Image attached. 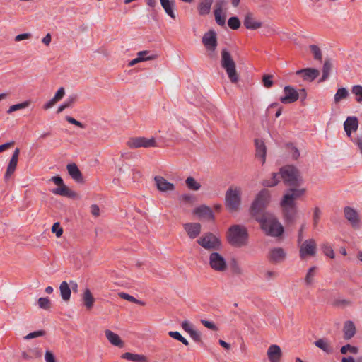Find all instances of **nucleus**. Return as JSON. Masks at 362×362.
Wrapping results in <instances>:
<instances>
[{"mask_svg": "<svg viewBox=\"0 0 362 362\" xmlns=\"http://www.w3.org/2000/svg\"><path fill=\"white\" fill-rule=\"evenodd\" d=\"M317 268L315 267H312L309 269L305 277V282L306 284L310 285L313 282L314 276H315Z\"/></svg>", "mask_w": 362, "mask_h": 362, "instance_id": "43", "label": "nucleus"}, {"mask_svg": "<svg viewBox=\"0 0 362 362\" xmlns=\"http://www.w3.org/2000/svg\"><path fill=\"white\" fill-rule=\"evenodd\" d=\"M201 322L204 327H207L209 329H211L214 331L218 330L216 325L211 321H208L206 320H201Z\"/></svg>", "mask_w": 362, "mask_h": 362, "instance_id": "56", "label": "nucleus"}, {"mask_svg": "<svg viewBox=\"0 0 362 362\" xmlns=\"http://www.w3.org/2000/svg\"><path fill=\"white\" fill-rule=\"evenodd\" d=\"M209 265L212 269L218 272H223L227 269L225 258L218 252H212L209 255Z\"/></svg>", "mask_w": 362, "mask_h": 362, "instance_id": "9", "label": "nucleus"}, {"mask_svg": "<svg viewBox=\"0 0 362 362\" xmlns=\"http://www.w3.org/2000/svg\"><path fill=\"white\" fill-rule=\"evenodd\" d=\"M281 175L279 173H273L271 177L265 179L262 182V185L264 187H272L276 186L280 181Z\"/></svg>", "mask_w": 362, "mask_h": 362, "instance_id": "33", "label": "nucleus"}, {"mask_svg": "<svg viewBox=\"0 0 362 362\" xmlns=\"http://www.w3.org/2000/svg\"><path fill=\"white\" fill-rule=\"evenodd\" d=\"M319 74V71L315 69H305L296 72V74L301 75L304 80L310 81L317 78Z\"/></svg>", "mask_w": 362, "mask_h": 362, "instance_id": "24", "label": "nucleus"}, {"mask_svg": "<svg viewBox=\"0 0 362 362\" xmlns=\"http://www.w3.org/2000/svg\"><path fill=\"white\" fill-rule=\"evenodd\" d=\"M315 344L317 347L320 348L327 354H331L333 351L332 347L330 346L329 341L326 339H318L315 342Z\"/></svg>", "mask_w": 362, "mask_h": 362, "instance_id": "36", "label": "nucleus"}, {"mask_svg": "<svg viewBox=\"0 0 362 362\" xmlns=\"http://www.w3.org/2000/svg\"><path fill=\"white\" fill-rule=\"evenodd\" d=\"M322 250L323 253L330 258L334 257V252L332 247L328 243H324L322 245Z\"/></svg>", "mask_w": 362, "mask_h": 362, "instance_id": "46", "label": "nucleus"}, {"mask_svg": "<svg viewBox=\"0 0 362 362\" xmlns=\"http://www.w3.org/2000/svg\"><path fill=\"white\" fill-rule=\"evenodd\" d=\"M273 76L269 74L264 75L262 77V82L264 83V86L269 88L272 86L273 85V81H272Z\"/></svg>", "mask_w": 362, "mask_h": 362, "instance_id": "52", "label": "nucleus"}, {"mask_svg": "<svg viewBox=\"0 0 362 362\" xmlns=\"http://www.w3.org/2000/svg\"><path fill=\"white\" fill-rule=\"evenodd\" d=\"M185 183L187 187L191 190L197 191L201 187V185L192 177H187L185 180Z\"/></svg>", "mask_w": 362, "mask_h": 362, "instance_id": "38", "label": "nucleus"}, {"mask_svg": "<svg viewBox=\"0 0 362 362\" xmlns=\"http://www.w3.org/2000/svg\"><path fill=\"white\" fill-rule=\"evenodd\" d=\"M45 360L46 362H57L54 354L50 351L45 352Z\"/></svg>", "mask_w": 362, "mask_h": 362, "instance_id": "63", "label": "nucleus"}, {"mask_svg": "<svg viewBox=\"0 0 362 362\" xmlns=\"http://www.w3.org/2000/svg\"><path fill=\"white\" fill-rule=\"evenodd\" d=\"M344 338L346 340L351 339L356 333V327L352 321H346L343 327Z\"/></svg>", "mask_w": 362, "mask_h": 362, "instance_id": "26", "label": "nucleus"}, {"mask_svg": "<svg viewBox=\"0 0 362 362\" xmlns=\"http://www.w3.org/2000/svg\"><path fill=\"white\" fill-rule=\"evenodd\" d=\"M267 356L270 362H280L282 356L281 348L276 344L271 345L267 350Z\"/></svg>", "mask_w": 362, "mask_h": 362, "instance_id": "17", "label": "nucleus"}, {"mask_svg": "<svg viewBox=\"0 0 362 362\" xmlns=\"http://www.w3.org/2000/svg\"><path fill=\"white\" fill-rule=\"evenodd\" d=\"M310 50L313 54L314 59L316 60H322V52L319 47L315 45H310Z\"/></svg>", "mask_w": 362, "mask_h": 362, "instance_id": "44", "label": "nucleus"}, {"mask_svg": "<svg viewBox=\"0 0 362 362\" xmlns=\"http://www.w3.org/2000/svg\"><path fill=\"white\" fill-rule=\"evenodd\" d=\"M154 180L158 189L161 192L173 191L175 189V185L173 183L168 182L161 176H156Z\"/></svg>", "mask_w": 362, "mask_h": 362, "instance_id": "18", "label": "nucleus"}, {"mask_svg": "<svg viewBox=\"0 0 362 362\" xmlns=\"http://www.w3.org/2000/svg\"><path fill=\"white\" fill-rule=\"evenodd\" d=\"M31 37L30 33L19 34L15 37V41L19 42L23 40L30 39Z\"/></svg>", "mask_w": 362, "mask_h": 362, "instance_id": "64", "label": "nucleus"}, {"mask_svg": "<svg viewBox=\"0 0 362 362\" xmlns=\"http://www.w3.org/2000/svg\"><path fill=\"white\" fill-rule=\"evenodd\" d=\"M52 192L55 194H59L61 196L68 197H74L75 196V192L71 190L67 186L64 184L59 186V187L54 189Z\"/></svg>", "mask_w": 362, "mask_h": 362, "instance_id": "32", "label": "nucleus"}, {"mask_svg": "<svg viewBox=\"0 0 362 362\" xmlns=\"http://www.w3.org/2000/svg\"><path fill=\"white\" fill-rule=\"evenodd\" d=\"M305 188H289L280 202L284 218L289 223H293L298 218V209L296 200L304 196Z\"/></svg>", "mask_w": 362, "mask_h": 362, "instance_id": "1", "label": "nucleus"}, {"mask_svg": "<svg viewBox=\"0 0 362 362\" xmlns=\"http://www.w3.org/2000/svg\"><path fill=\"white\" fill-rule=\"evenodd\" d=\"M119 296L122 298V299H124V300H127L128 301H130L132 303H136V304H139V305H145V303L141 301V300H137L136 298H135L134 296L127 293H124V292H121L119 293Z\"/></svg>", "mask_w": 362, "mask_h": 362, "instance_id": "41", "label": "nucleus"}, {"mask_svg": "<svg viewBox=\"0 0 362 362\" xmlns=\"http://www.w3.org/2000/svg\"><path fill=\"white\" fill-rule=\"evenodd\" d=\"M39 307L42 309L48 310L50 308V300L48 298H40L38 299Z\"/></svg>", "mask_w": 362, "mask_h": 362, "instance_id": "49", "label": "nucleus"}, {"mask_svg": "<svg viewBox=\"0 0 362 362\" xmlns=\"http://www.w3.org/2000/svg\"><path fill=\"white\" fill-rule=\"evenodd\" d=\"M45 334V331H43V330H38V331H35V332L29 333L28 334H27L24 337V339L28 340V339H33V338H37V337H42Z\"/></svg>", "mask_w": 362, "mask_h": 362, "instance_id": "51", "label": "nucleus"}, {"mask_svg": "<svg viewBox=\"0 0 362 362\" xmlns=\"http://www.w3.org/2000/svg\"><path fill=\"white\" fill-rule=\"evenodd\" d=\"M66 119L70 124H74V125H76L77 127H79L81 128H84V125L81 122H80L79 121L75 119L74 118H73L71 117L67 116L66 117Z\"/></svg>", "mask_w": 362, "mask_h": 362, "instance_id": "62", "label": "nucleus"}, {"mask_svg": "<svg viewBox=\"0 0 362 362\" xmlns=\"http://www.w3.org/2000/svg\"><path fill=\"white\" fill-rule=\"evenodd\" d=\"M321 216V211L318 207H315L313 211V226H317Z\"/></svg>", "mask_w": 362, "mask_h": 362, "instance_id": "53", "label": "nucleus"}, {"mask_svg": "<svg viewBox=\"0 0 362 362\" xmlns=\"http://www.w3.org/2000/svg\"><path fill=\"white\" fill-rule=\"evenodd\" d=\"M168 335L170 337H171L172 338L180 341V342H182L183 344H185L186 346H187L189 344L188 341L185 338H184L180 334V333L178 332L170 331V332H168Z\"/></svg>", "mask_w": 362, "mask_h": 362, "instance_id": "45", "label": "nucleus"}, {"mask_svg": "<svg viewBox=\"0 0 362 362\" xmlns=\"http://www.w3.org/2000/svg\"><path fill=\"white\" fill-rule=\"evenodd\" d=\"M332 69V64L329 60H325L323 68H322V76L320 79V81H325L327 79L329 75V72Z\"/></svg>", "mask_w": 362, "mask_h": 362, "instance_id": "39", "label": "nucleus"}, {"mask_svg": "<svg viewBox=\"0 0 362 362\" xmlns=\"http://www.w3.org/2000/svg\"><path fill=\"white\" fill-rule=\"evenodd\" d=\"M193 214L197 215L199 218H214L213 211L211 208L204 205L196 208Z\"/></svg>", "mask_w": 362, "mask_h": 362, "instance_id": "21", "label": "nucleus"}, {"mask_svg": "<svg viewBox=\"0 0 362 362\" xmlns=\"http://www.w3.org/2000/svg\"><path fill=\"white\" fill-rule=\"evenodd\" d=\"M19 153H20L19 148H16L13 153V155L9 161V163H8L7 169H6V172L4 175V178L6 180H8L15 172V170H16L17 164H18Z\"/></svg>", "mask_w": 362, "mask_h": 362, "instance_id": "16", "label": "nucleus"}, {"mask_svg": "<svg viewBox=\"0 0 362 362\" xmlns=\"http://www.w3.org/2000/svg\"><path fill=\"white\" fill-rule=\"evenodd\" d=\"M286 258V252L282 247L272 248L268 254V259L273 264H279Z\"/></svg>", "mask_w": 362, "mask_h": 362, "instance_id": "12", "label": "nucleus"}, {"mask_svg": "<svg viewBox=\"0 0 362 362\" xmlns=\"http://www.w3.org/2000/svg\"><path fill=\"white\" fill-rule=\"evenodd\" d=\"M160 4L165 11V13L170 16L173 19L175 18L174 13V7L175 6V0H160Z\"/></svg>", "mask_w": 362, "mask_h": 362, "instance_id": "28", "label": "nucleus"}, {"mask_svg": "<svg viewBox=\"0 0 362 362\" xmlns=\"http://www.w3.org/2000/svg\"><path fill=\"white\" fill-rule=\"evenodd\" d=\"M222 5L221 3L216 4L214 10V16L216 23L221 26H224L226 24V16L222 15Z\"/></svg>", "mask_w": 362, "mask_h": 362, "instance_id": "30", "label": "nucleus"}, {"mask_svg": "<svg viewBox=\"0 0 362 362\" xmlns=\"http://www.w3.org/2000/svg\"><path fill=\"white\" fill-rule=\"evenodd\" d=\"M183 227L188 236L192 239L197 238L201 232V225L198 223H185Z\"/></svg>", "mask_w": 362, "mask_h": 362, "instance_id": "19", "label": "nucleus"}, {"mask_svg": "<svg viewBox=\"0 0 362 362\" xmlns=\"http://www.w3.org/2000/svg\"><path fill=\"white\" fill-rule=\"evenodd\" d=\"M358 349L357 347L351 346L350 344L343 346L340 349V351L342 354H347L348 351L354 354H356L358 353Z\"/></svg>", "mask_w": 362, "mask_h": 362, "instance_id": "48", "label": "nucleus"}, {"mask_svg": "<svg viewBox=\"0 0 362 362\" xmlns=\"http://www.w3.org/2000/svg\"><path fill=\"white\" fill-rule=\"evenodd\" d=\"M127 145L130 148L156 147L157 142L154 137L146 138L144 136L131 137L128 139Z\"/></svg>", "mask_w": 362, "mask_h": 362, "instance_id": "8", "label": "nucleus"}, {"mask_svg": "<svg viewBox=\"0 0 362 362\" xmlns=\"http://www.w3.org/2000/svg\"><path fill=\"white\" fill-rule=\"evenodd\" d=\"M255 144L256 147V156L259 157L262 160V164L263 165L266 160V153L267 148L264 142L259 139L255 140Z\"/></svg>", "mask_w": 362, "mask_h": 362, "instance_id": "23", "label": "nucleus"}, {"mask_svg": "<svg viewBox=\"0 0 362 362\" xmlns=\"http://www.w3.org/2000/svg\"><path fill=\"white\" fill-rule=\"evenodd\" d=\"M202 42L208 50L214 51L217 46L216 33L210 30L205 33L202 38Z\"/></svg>", "mask_w": 362, "mask_h": 362, "instance_id": "15", "label": "nucleus"}, {"mask_svg": "<svg viewBox=\"0 0 362 362\" xmlns=\"http://www.w3.org/2000/svg\"><path fill=\"white\" fill-rule=\"evenodd\" d=\"M68 173L71 178L78 183L83 182L82 173L75 163L68 164L66 166Z\"/></svg>", "mask_w": 362, "mask_h": 362, "instance_id": "20", "label": "nucleus"}, {"mask_svg": "<svg viewBox=\"0 0 362 362\" xmlns=\"http://www.w3.org/2000/svg\"><path fill=\"white\" fill-rule=\"evenodd\" d=\"M248 233L247 228L242 225H233L228 231V240L234 246L240 247L247 244Z\"/></svg>", "mask_w": 362, "mask_h": 362, "instance_id": "5", "label": "nucleus"}, {"mask_svg": "<svg viewBox=\"0 0 362 362\" xmlns=\"http://www.w3.org/2000/svg\"><path fill=\"white\" fill-rule=\"evenodd\" d=\"M349 96V92L345 88H340L334 95L335 103H339L341 100L346 99Z\"/></svg>", "mask_w": 362, "mask_h": 362, "instance_id": "37", "label": "nucleus"}, {"mask_svg": "<svg viewBox=\"0 0 362 362\" xmlns=\"http://www.w3.org/2000/svg\"><path fill=\"white\" fill-rule=\"evenodd\" d=\"M232 272L235 275H242L243 274V269L236 262L232 264Z\"/></svg>", "mask_w": 362, "mask_h": 362, "instance_id": "57", "label": "nucleus"}, {"mask_svg": "<svg viewBox=\"0 0 362 362\" xmlns=\"http://www.w3.org/2000/svg\"><path fill=\"white\" fill-rule=\"evenodd\" d=\"M83 300L85 306L88 309L92 308L93 306L95 299L89 289H86L83 295Z\"/></svg>", "mask_w": 362, "mask_h": 362, "instance_id": "35", "label": "nucleus"}, {"mask_svg": "<svg viewBox=\"0 0 362 362\" xmlns=\"http://www.w3.org/2000/svg\"><path fill=\"white\" fill-rule=\"evenodd\" d=\"M345 218L350 222L354 228H359L360 219L357 211L350 206L344 209Z\"/></svg>", "mask_w": 362, "mask_h": 362, "instance_id": "14", "label": "nucleus"}, {"mask_svg": "<svg viewBox=\"0 0 362 362\" xmlns=\"http://www.w3.org/2000/svg\"><path fill=\"white\" fill-rule=\"evenodd\" d=\"M358 127L356 117H348L344 123V128L348 136H351V131H356Z\"/></svg>", "mask_w": 362, "mask_h": 362, "instance_id": "22", "label": "nucleus"}, {"mask_svg": "<svg viewBox=\"0 0 362 362\" xmlns=\"http://www.w3.org/2000/svg\"><path fill=\"white\" fill-rule=\"evenodd\" d=\"M351 93L355 95L356 100L359 103H362V86H354L351 88Z\"/></svg>", "mask_w": 362, "mask_h": 362, "instance_id": "40", "label": "nucleus"}, {"mask_svg": "<svg viewBox=\"0 0 362 362\" xmlns=\"http://www.w3.org/2000/svg\"><path fill=\"white\" fill-rule=\"evenodd\" d=\"M64 95H65V90L63 87H62L57 91V93H55L53 98L54 99V100L58 102L63 98Z\"/></svg>", "mask_w": 362, "mask_h": 362, "instance_id": "58", "label": "nucleus"}, {"mask_svg": "<svg viewBox=\"0 0 362 362\" xmlns=\"http://www.w3.org/2000/svg\"><path fill=\"white\" fill-rule=\"evenodd\" d=\"M279 174L284 183L291 188H301L303 179L300 171L293 165H286L280 169Z\"/></svg>", "mask_w": 362, "mask_h": 362, "instance_id": "3", "label": "nucleus"}, {"mask_svg": "<svg viewBox=\"0 0 362 362\" xmlns=\"http://www.w3.org/2000/svg\"><path fill=\"white\" fill-rule=\"evenodd\" d=\"M105 334L106 338L112 345L119 347H122L124 346V344L118 334L109 329L105 330Z\"/></svg>", "mask_w": 362, "mask_h": 362, "instance_id": "29", "label": "nucleus"}, {"mask_svg": "<svg viewBox=\"0 0 362 362\" xmlns=\"http://www.w3.org/2000/svg\"><path fill=\"white\" fill-rule=\"evenodd\" d=\"M60 294L64 301H68L71 297V289L66 281H62L59 286Z\"/></svg>", "mask_w": 362, "mask_h": 362, "instance_id": "34", "label": "nucleus"}, {"mask_svg": "<svg viewBox=\"0 0 362 362\" xmlns=\"http://www.w3.org/2000/svg\"><path fill=\"white\" fill-rule=\"evenodd\" d=\"M255 219L259 223L261 230L268 236L277 238L284 233V229L282 224L271 212L259 216Z\"/></svg>", "mask_w": 362, "mask_h": 362, "instance_id": "2", "label": "nucleus"}, {"mask_svg": "<svg viewBox=\"0 0 362 362\" xmlns=\"http://www.w3.org/2000/svg\"><path fill=\"white\" fill-rule=\"evenodd\" d=\"M264 276L269 281L276 278L278 276V273L274 271L268 270L264 272Z\"/></svg>", "mask_w": 362, "mask_h": 362, "instance_id": "59", "label": "nucleus"}, {"mask_svg": "<svg viewBox=\"0 0 362 362\" xmlns=\"http://www.w3.org/2000/svg\"><path fill=\"white\" fill-rule=\"evenodd\" d=\"M197 243L206 250H218L221 246L218 238L210 233L199 238Z\"/></svg>", "mask_w": 362, "mask_h": 362, "instance_id": "10", "label": "nucleus"}, {"mask_svg": "<svg viewBox=\"0 0 362 362\" xmlns=\"http://www.w3.org/2000/svg\"><path fill=\"white\" fill-rule=\"evenodd\" d=\"M221 65L226 71L231 83H235L239 81L235 62L230 53L226 49H223L221 51Z\"/></svg>", "mask_w": 362, "mask_h": 362, "instance_id": "7", "label": "nucleus"}, {"mask_svg": "<svg viewBox=\"0 0 362 362\" xmlns=\"http://www.w3.org/2000/svg\"><path fill=\"white\" fill-rule=\"evenodd\" d=\"M242 200V189L238 186H230L225 194V205L230 212L240 210Z\"/></svg>", "mask_w": 362, "mask_h": 362, "instance_id": "6", "label": "nucleus"}, {"mask_svg": "<svg viewBox=\"0 0 362 362\" xmlns=\"http://www.w3.org/2000/svg\"><path fill=\"white\" fill-rule=\"evenodd\" d=\"M52 232L56 233L57 237H60L63 233V229L59 222L54 223L52 227Z\"/></svg>", "mask_w": 362, "mask_h": 362, "instance_id": "54", "label": "nucleus"}, {"mask_svg": "<svg viewBox=\"0 0 362 362\" xmlns=\"http://www.w3.org/2000/svg\"><path fill=\"white\" fill-rule=\"evenodd\" d=\"M284 93V95L280 98V101L284 104L293 103L299 98V93L291 86H285Z\"/></svg>", "mask_w": 362, "mask_h": 362, "instance_id": "13", "label": "nucleus"}, {"mask_svg": "<svg viewBox=\"0 0 362 362\" xmlns=\"http://www.w3.org/2000/svg\"><path fill=\"white\" fill-rule=\"evenodd\" d=\"M30 104V102L29 100H26L23 103L16 104L11 105L9 109L7 110L8 114H11V112L14 111H17L21 109H24L28 107Z\"/></svg>", "mask_w": 362, "mask_h": 362, "instance_id": "42", "label": "nucleus"}, {"mask_svg": "<svg viewBox=\"0 0 362 362\" xmlns=\"http://www.w3.org/2000/svg\"><path fill=\"white\" fill-rule=\"evenodd\" d=\"M228 26L233 30H237L240 26V22L237 17H230L228 21Z\"/></svg>", "mask_w": 362, "mask_h": 362, "instance_id": "47", "label": "nucleus"}, {"mask_svg": "<svg viewBox=\"0 0 362 362\" xmlns=\"http://www.w3.org/2000/svg\"><path fill=\"white\" fill-rule=\"evenodd\" d=\"M270 199L271 194L267 189H262L257 194L250 207V213L254 218L269 213L265 211V209L269 205Z\"/></svg>", "mask_w": 362, "mask_h": 362, "instance_id": "4", "label": "nucleus"}, {"mask_svg": "<svg viewBox=\"0 0 362 362\" xmlns=\"http://www.w3.org/2000/svg\"><path fill=\"white\" fill-rule=\"evenodd\" d=\"M122 358L132 361L134 362H148L147 358L141 354L126 352L122 355Z\"/></svg>", "mask_w": 362, "mask_h": 362, "instance_id": "31", "label": "nucleus"}, {"mask_svg": "<svg viewBox=\"0 0 362 362\" xmlns=\"http://www.w3.org/2000/svg\"><path fill=\"white\" fill-rule=\"evenodd\" d=\"M213 1L214 0H200L197 6L199 14L201 16L209 14L211 11Z\"/></svg>", "mask_w": 362, "mask_h": 362, "instance_id": "27", "label": "nucleus"}, {"mask_svg": "<svg viewBox=\"0 0 362 362\" xmlns=\"http://www.w3.org/2000/svg\"><path fill=\"white\" fill-rule=\"evenodd\" d=\"M74 101V98L68 99L64 104L60 105L57 109V113H60L64 111L66 108L70 107Z\"/></svg>", "mask_w": 362, "mask_h": 362, "instance_id": "55", "label": "nucleus"}, {"mask_svg": "<svg viewBox=\"0 0 362 362\" xmlns=\"http://www.w3.org/2000/svg\"><path fill=\"white\" fill-rule=\"evenodd\" d=\"M316 249L317 245L313 239L306 240L300 245V257L304 259L308 256H313L316 253Z\"/></svg>", "mask_w": 362, "mask_h": 362, "instance_id": "11", "label": "nucleus"}, {"mask_svg": "<svg viewBox=\"0 0 362 362\" xmlns=\"http://www.w3.org/2000/svg\"><path fill=\"white\" fill-rule=\"evenodd\" d=\"M353 142L358 147L360 151L361 154L362 155V136H357L354 139H353Z\"/></svg>", "mask_w": 362, "mask_h": 362, "instance_id": "61", "label": "nucleus"}, {"mask_svg": "<svg viewBox=\"0 0 362 362\" xmlns=\"http://www.w3.org/2000/svg\"><path fill=\"white\" fill-rule=\"evenodd\" d=\"M155 58H156V56H154V55H151V57H146V58H140L137 56L136 58L131 60L129 62L128 65H129V66H133L139 62H141L144 61H147V60H152V59H154Z\"/></svg>", "mask_w": 362, "mask_h": 362, "instance_id": "50", "label": "nucleus"}, {"mask_svg": "<svg viewBox=\"0 0 362 362\" xmlns=\"http://www.w3.org/2000/svg\"><path fill=\"white\" fill-rule=\"evenodd\" d=\"M181 327L187 333H190L194 329L193 325L187 320L183 321L181 324Z\"/></svg>", "mask_w": 362, "mask_h": 362, "instance_id": "60", "label": "nucleus"}, {"mask_svg": "<svg viewBox=\"0 0 362 362\" xmlns=\"http://www.w3.org/2000/svg\"><path fill=\"white\" fill-rule=\"evenodd\" d=\"M244 25L250 30H257L262 27V23L255 21L252 13H248L244 19Z\"/></svg>", "mask_w": 362, "mask_h": 362, "instance_id": "25", "label": "nucleus"}]
</instances>
